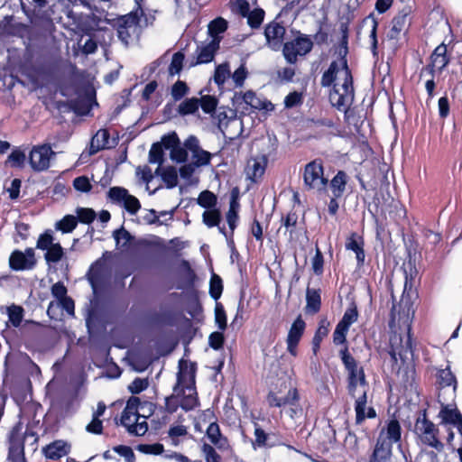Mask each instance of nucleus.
<instances>
[{"instance_id":"nucleus-1","label":"nucleus","mask_w":462,"mask_h":462,"mask_svg":"<svg viewBox=\"0 0 462 462\" xmlns=\"http://www.w3.org/2000/svg\"><path fill=\"white\" fill-rule=\"evenodd\" d=\"M414 316V310L412 304L408 299L403 297L401 300L398 307L393 306L392 310V319L390 321V327L392 329L398 328H405L407 330V337L404 343L402 339H399L396 336L391 338V355L392 357L397 361L398 358L406 365V373L411 379L414 377L415 368L413 362V351L411 347V324Z\"/></svg>"},{"instance_id":"nucleus-2","label":"nucleus","mask_w":462,"mask_h":462,"mask_svg":"<svg viewBox=\"0 0 462 462\" xmlns=\"http://www.w3.org/2000/svg\"><path fill=\"white\" fill-rule=\"evenodd\" d=\"M321 85L323 87L333 85V89L329 93V100L332 106L338 109H346L353 102L352 76L344 57L331 62L328 69L322 76Z\"/></svg>"},{"instance_id":"nucleus-3","label":"nucleus","mask_w":462,"mask_h":462,"mask_svg":"<svg viewBox=\"0 0 462 462\" xmlns=\"http://www.w3.org/2000/svg\"><path fill=\"white\" fill-rule=\"evenodd\" d=\"M195 377V364L181 359L179 362L177 383L173 387V393L165 400L168 411L174 412L179 407L185 411H190L198 405Z\"/></svg>"},{"instance_id":"nucleus-4","label":"nucleus","mask_w":462,"mask_h":462,"mask_svg":"<svg viewBox=\"0 0 462 462\" xmlns=\"http://www.w3.org/2000/svg\"><path fill=\"white\" fill-rule=\"evenodd\" d=\"M342 362L347 372V391L353 396L367 394L369 385L365 371L346 349L341 351Z\"/></svg>"},{"instance_id":"nucleus-5","label":"nucleus","mask_w":462,"mask_h":462,"mask_svg":"<svg viewBox=\"0 0 462 462\" xmlns=\"http://www.w3.org/2000/svg\"><path fill=\"white\" fill-rule=\"evenodd\" d=\"M305 187L317 193H323L327 190L328 180L324 176L322 163L313 161L305 166L303 172Z\"/></svg>"},{"instance_id":"nucleus-6","label":"nucleus","mask_w":462,"mask_h":462,"mask_svg":"<svg viewBox=\"0 0 462 462\" xmlns=\"http://www.w3.org/2000/svg\"><path fill=\"white\" fill-rule=\"evenodd\" d=\"M117 35L119 40L129 45L140 32L139 18L136 14L130 13L117 20Z\"/></svg>"},{"instance_id":"nucleus-7","label":"nucleus","mask_w":462,"mask_h":462,"mask_svg":"<svg viewBox=\"0 0 462 462\" xmlns=\"http://www.w3.org/2000/svg\"><path fill=\"white\" fill-rule=\"evenodd\" d=\"M56 155L49 144L35 145L29 153V163L35 171H46Z\"/></svg>"},{"instance_id":"nucleus-8","label":"nucleus","mask_w":462,"mask_h":462,"mask_svg":"<svg viewBox=\"0 0 462 462\" xmlns=\"http://www.w3.org/2000/svg\"><path fill=\"white\" fill-rule=\"evenodd\" d=\"M414 430L422 443L436 448L441 446L436 437L437 430L434 424L427 420L425 411L417 418Z\"/></svg>"},{"instance_id":"nucleus-9","label":"nucleus","mask_w":462,"mask_h":462,"mask_svg":"<svg viewBox=\"0 0 462 462\" xmlns=\"http://www.w3.org/2000/svg\"><path fill=\"white\" fill-rule=\"evenodd\" d=\"M108 198L114 203L123 206L132 215H134L141 208L139 200L122 187L110 188Z\"/></svg>"},{"instance_id":"nucleus-10","label":"nucleus","mask_w":462,"mask_h":462,"mask_svg":"<svg viewBox=\"0 0 462 462\" xmlns=\"http://www.w3.org/2000/svg\"><path fill=\"white\" fill-rule=\"evenodd\" d=\"M312 48V42L307 38H297L283 46V56L289 63H295L297 57L303 56Z\"/></svg>"},{"instance_id":"nucleus-11","label":"nucleus","mask_w":462,"mask_h":462,"mask_svg":"<svg viewBox=\"0 0 462 462\" xmlns=\"http://www.w3.org/2000/svg\"><path fill=\"white\" fill-rule=\"evenodd\" d=\"M36 264L35 254L32 248L24 252L15 250L9 257V265L14 271L31 270Z\"/></svg>"},{"instance_id":"nucleus-12","label":"nucleus","mask_w":462,"mask_h":462,"mask_svg":"<svg viewBox=\"0 0 462 462\" xmlns=\"http://www.w3.org/2000/svg\"><path fill=\"white\" fill-rule=\"evenodd\" d=\"M162 144L166 150H170V157L177 162H184L188 159L189 150L180 143L176 133H171L162 137Z\"/></svg>"},{"instance_id":"nucleus-13","label":"nucleus","mask_w":462,"mask_h":462,"mask_svg":"<svg viewBox=\"0 0 462 462\" xmlns=\"http://www.w3.org/2000/svg\"><path fill=\"white\" fill-rule=\"evenodd\" d=\"M184 145L191 153V163L197 167H202L209 164L212 155L210 152L203 150L199 146V139L196 136H189L185 140Z\"/></svg>"},{"instance_id":"nucleus-14","label":"nucleus","mask_w":462,"mask_h":462,"mask_svg":"<svg viewBox=\"0 0 462 462\" xmlns=\"http://www.w3.org/2000/svg\"><path fill=\"white\" fill-rule=\"evenodd\" d=\"M401 424L397 420L392 419L386 421L385 425L381 429L376 442H381V444H389L392 448L393 444L401 440Z\"/></svg>"},{"instance_id":"nucleus-15","label":"nucleus","mask_w":462,"mask_h":462,"mask_svg":"<svg viewBox=\"0 0 462 462\" xmlns=\"http://www.w3.org/2000/svg\"><path fill=\"white\" fill-rule=\"evenodd\" d=\"M267 162L268 159L266 155H259L250 158L245 168L246 179L254 183L258 182L265 172Z\"/></svg>"},{"instance_id":"nucleus-16","label":"nucleus","mask_w":462,"mask_h":462,"mask_svg":"<svg viewBox=\"0 0 462 462\" xmlns=\"http://www.w3.org/2000/svg\"><path fill=\"white\" fill-rule=\"evenodd\" d=\"M285 28L275 21L268 23L264 30L267 46L273 51H279L282 45Z\"/></svg>"},{"instance_id":"nucleus-17","label":"nucleus","mask_w":462,"mask_h":462,"mask_svg":"<svg viewBox=\"0 0 462 462\" xmlns=\"http://www.w3.org/2000/svg\"><path fill=\"white\" fill-rule=\"evenodd\" d=\"M220 38L210 39L208 42H200L195 51L197 64L208 63L213 60L216 52L219 49Z\"/></svg>"},{"instance_id":"nucleus-18","label":"nucleus","mask_w":462,"mask_h":462,"mask_svg":"<svg viewBox=\"0 0 462 462\" xmlns=\"http://www.w3.org/2000/svg\"><path fill=\"white\" fill-rule=\"evenodd\" d=\"M305 322L300 317H298L292 323L286 339L287 351L292 356H297V346L303 335Z\"/></svg>"},{"instance_id":"nucleus-19","label":"nucleus","mask_w":462,"mask_h":462,"mask_svg":"<svg viewBox=\"0 0 462 462\" xmlns=\"http://www.w3.org/2000/svg\"><path fill=\"white\" fill-rule=\"evenodd\" d=\"M9 458L13 462H23V435L18 429H14L9 438Z\"/></svg>"},{"instance_id":"nucleus-20","label":"nucleus","mask_w":462,"mask_h":462,"mask_svg":"<svg viewBox=\"0 0 462 462\" xmlns=\"http://www.w3.org/2000/svg\"><path fill=\"white\" fill-rule=\"evenodd\" d=\"M355 402L356 422L361 424L366 418L373 419L376 417V412L373 407H367V394L353 396Z\"/></svg>"},{"instance_id":"nucleus-21","label":"nucleus","mask_w":462,"mask_h":462,"mask_svg":"<svg viewBox=\"0 0 462 462\" xmlns=\"http://www.w3.org/2000/svg\"><path fill=\"white\" fill-rule=\"evenodd\" d=\"M42 451L47 458L56 460L69 453L70 444L61 439L55 440L43 448Z\"/></svg>"},{"instance_id":"nucleus-22","label":"nucleus","mask_w":462,"mask_h":462,"mask_svg":"<svg viewBox=\"0 0 462 462\" xmlns=\"http://www.w3.org/2000/svg\"><path fill=\"white\" fill-rule=\"evenodd\" d=\"M140 400L138 397H131L126 403L125 410L122 412L121 423L128 428L133 426V423L138 420V406Z\"/></svg>"},{"instance_id":"nucleus-23","label":"nucleus","mask_w":462,"mask_h":462,"mask_svg":"<svg viewBox=\"0 0 462 462\" xmlns=\"http://www.w3.org/2000/svg\"><path fill=\"white\" fill-rule=\"evenodd\" d=\"M299 401L298 391L295 388H290L286 395L281 396L276 393H270L268 402L274 407H287L288 405Z\"/></svg>"},{"instance_id":"nucleus-24","label":"nucleus","mask_w":462,"mask_h":462,"mask_svg":"<svg viewBox=\"0 0 462 462\" xmlns=\"http://www.w3.org/2000/svg\"><path fill=\"white\" fill-rule=\"evenodd\" d=\"M369 462H393V451L390 445L376 442Z\"/></svg>"},{"instance_id":"nucleus-25","label":"nucleus","mask_w":462,"mask_h":462,"mask_svg":"<svg viewBox=\"0 0 462 462\" xmlns=\"http://www.w3.org/2000/svg\"><path fill=\"white\" fill-rule=\"evenodd\" d=\"M346 183H347L346 174L344 171H339L334 176V178L331 180V181L329 183V188L331 189L332 196L335 198L342 197L346 190Z\"/></svg>"},{"instance_id":"nucleus-26","label":"nucleus","mask_w":462,"mask_h":462,"mask_svg":"<svg viewBox=\"0 0 462 462\" xmlns=\"http://www.w3.org/2000/svg\"><path fill=\"white\" fill-rule=\"evenodd\" d=\"M410 23V19L407 13H401L396 15L392 21V28L388 36L391 39H396L401 32L404 31Z\"/></svg>"},{"instance_id":"nucleus-27","label":"nucleus","mask_w":462,"mask_h":462,"mask_svg":"<svg viewBox=\"0 0 462 462\" xmlns=\"http://www.w3.org/2000/svg\"><path fill=\"white\" fill-rule=\"evenodd\" d=\"M109 134L106 129H100L92 137L90 143V153H96L99 150L108 147Z\"/></svg>"},{"instance_id":"nucleus-28","label":"nucleus","mask_w":462,"mask_h":462,"mask_svg":"<svg viewBox=\"0 0 462 462\" xmlns=\"http://www.w3.org/2000/svg\"><path fill=\"white\" fill-rule=\"evenodd\" d=\"M447 48L445 45L441 44L438 46L430 59H431V70H441L448 63V60L446 57Z\"/></svg>"},{"instance_id":"nucleus-29","label":"nucleus","mask_w":462,"mask_h":462,"mask_svg":"<svg viewBox=\"0 0 462 462\" xmlns=\"http://www.w3.org/2000/svg\"><path fill=\"white\" fill-rule=\"evenodd\" d=\"M243 101L249 106L251 108L254 109H268L270 106H272L271 103L267 102L266 100L261 99L259 97L256 96V94L251 90L245 92L242 95Z\"/></svg>"},{"instance_id":"nucleus-30","label":"nucleus","mask_w":462,"mask_h":462,"mask_svg":"<svg viewBox=\"0 0 462 462\" xmlns=\"http://www.w3.org/2000/svg\"><path fill=\"white\" fill-rule=\"evenodd\" d=\"M440 415L446 422L456 424L462 435V416L457 409L445 406L441 409Z\"/></svg>"},{"instance_id":"nucleus-31","label":"nucleus","mask_w":462,"mask_h":462,"mask_svg":"<svg viewBox=\"0 0 462 462\" xmlns=\"http://www.w3.org/2000/svg\"><path fill=\"white\" fill-rule=\"evenodd\" d=\"M156 174L162 176V180L166 184L167 188H174L178 183V171L174 167L161 168L158 167Z\"/></svg>"},{"instance_id":"nucleus-32","label":"nucleus","mask_w":462,"mask_h":462,"mask_svg":"<svg viewBox=\"0 0 462 462\" xmlns=\"http://www.w3.org/2000/svg\"><path fill=\"white\" fill-rule=\"evenodd\" d=\"M377 25H378V23H377L376 19L372 15H369L366 18H365L363 20V23H362L363 27L367 26L368 28H370L369 42H370L371 49L374 55L376 54V49H377V36H376Z\"/></svg>"},{"instance_id":"nucleus-33","label":"nucleus","mask_w":462,"mask_h":462,"mask_svg":"<svg viewBox=\"0 0 462 462\" xmlns=\"http://www.w3.org/2000/svg\"><path fill=\"white\" fill-rule=\"evenodd\" d=\"M227 28V22L222 18L217 17L215 20L211 21L208 26V34L211 39L220 38L221 33H223Z\"/></svg>"},{"instance_id":"nucleus-34","label":"nucleus","mask_w":462,"mask_h":462,"mask_svg":"<svg viewBox=\"0 0 462 462\" xmlns=\"http://www.w3.org/2000/svg\"><path fill=\"white\" fill-rule=\"evenodd\" d=\"M207 436L214 445L219 448L224 447L226 443L220 433L219 426L216 422L209 424L207 429Z\"/></svg>"},{"instance_id":"nucleus-35","label":"nucleus","mask_w":462,"mask_h":462,"mask_svg":"<svg viewBox=\"0 0 462 462\" xmlns=\"http://www.w3.org/2000/svg\"><path fill=\"white\" fill-rule=\"evenodd\" d=\"M199 107V99L197 97L187 98L182 101L178 107V112L181 116H188L196 113Z\"/></svg>"},{"instance_id":"nucleus-36","label":"nucleus","mask_w":462,"mask_h":462,"mask_svg":"<svg viewBox=\"0 0 462 462\" xmlns=\"http://www.w3.org/2000/svg\"><path fill=\"white\" fill-rule=\"evenodd\" d=\"M231 76L228 62H224L216 67L214 74V81L218 87H222L227 79Z\"/></svg>"},{"instance_id":"nucleus-37","label":"nucleus","mask_w":462,"mask_h":462,"mask_svg":"<svg viewBox=\"0 0 462 462\" xmlns=\"http://www.w3.org/2000/svg\"><path fill=\"white\" fill-rule=\"evenodd\" d=\"M307 310L311 313H316L320 308V295L318 291L314 289L307 290Z\"/></svg>"},{"instance_id":"nucleus-38","label":"nucleus","mask_w":462,"mask_h":462,"mask_svg":"<svg viewBox=\"0 0 462 462\" xmlns=\"http://www.w3.org/2000/svg\"><path fill=\"white\" fill-rule=\"evenodd\" d=\"M78 220L75 216L66 215L62 219L56 223L55 228L62 233H70L76 228Z\"/></svg>"},{"instance_id":"nucleus-39","label":"nucleus","mask_w":462,"mask_h":462,"mask_svg":"<svg viewBox=\"0 0 462 462\" xmlns=\"http://www.w3.org/2000/svg\"><path fill=\"white\" fill-rule=\"evenodd\" d=\"M438 381L442 387L453 385V392L457 389V380L449 368L441 369L438 374Z\"/></svg>"},{"instance_id":"nucleus-40","label":"nucleus","mask_w":462,"mask_h":462,"mask_svg":"<svg viewBox=\"0 0 462 462\" xmlns=\"http://www.w3.org/2000/svg\"><path fill=\"white\" fill-rule=\"evenodd\" d=\"M7 315L9 322L14 328H18L23 321V309L17 305H12L7 308Z\"/></svg>"},{"instance_id":"nucleus-41","label":"nucleus","mask_w":462,"mask_h":462,"mask_svg":"<svg viewBox=\"0 0 462 462\" xmlns=\"http://www.w3.org/2000/svg\"><path fill=\"white\" fill-rule=\"evenodd\" d=\"M217 120H218V128L223 133H225L224 127H227L228 125L238 127L239 132L237 134H239L242 132V122L236 118L227 119V116L224 112H218Z\"/></svg>"},{"instance_id":"nucleus-42","label":"nucleus","mask_w":462,"mask_h":462,"mask_svg":"<svg viewBox=\"0 0 462 462\" xmlns=\"http://www.w3.org/2000/svg\"><path fill=\"white\" fill-rule=\"evenodd\" d=\"M163 144L162 141L158 143H153L149 152V162L157 163L159 167L163 163Z\"/></svg>"},{"instance_id":"nucleus-43","label":"nucleus","mask_w":462,"mask_h":462,"mask_svg":"<svg viewBox=\"0 0 462 462\" xmlns=\"http://www.w3.org/2000/svg\"><path fill=\"white\" fill-rule=\"evenodd\" d=\"M202 218L203 223L206 226L208 227H213L218 226L221 219V215L218 209H208L203 213Z\"/></svg>"},{"instance_id":"nucleus-44","label":"nucleus","mask_w":462,"mask_h":462,"mask_svg":"<svg viewBox=\"0 0 462 462\" xmlns=\"http://www.w3.org/2000/svg\"><path fill=\"white\" fill-rule=\"evenodd\" d=\"M113 237L116 240L117 248L119 249L125 248L132 239L130 233L124 228L115 230Z\"/></svg>"},{"instance_id":"nucleus-45","label":"nucleus","mask_w":462,"mask_h":462,"mask_svg":"<svg viewBox=\"0 0 462 462\" xmlns=\"http://www.w3.org/2000/svg\"><path fill=\"white\" fill-rule=\"evenodd\" d=\"M63 248L59 243H55L45 254V260L48 263H58L63 257Z\"/></svg>"},{"instance_id":"nucleus-46","label":"nucleus","mask_w":462,"mask_h":462,"mask_svg":"<svg viewBox=\"0 0 462 462\" xmlns=\"http://www.w3.org/2000/svg\"><path fill=\"white\" fill-rule=\"evenodd\" d=\"M25 153L19 149H14L8 156L6 163H8L11 167L22 168L25 162Z\"/></svg>"},{"instance_id":"nucleus-47","label":"nucleus","mask_w":462,"mask_h":462,"mask_svg":"<svg viewBox=\"0 0 462 462\" xmlns=\"http://www.w3.org/2000/svg\"><path fill=\"white\" fill-rule=\"evenodd\" d=\"M76 215L77 220L82 224H90L97 217L96 212L89 208H78Z\"/></svg>"},{"instance_id":"nucleus-48","label":"nucleus","mask_w":462,"mask_h":462,"mask_svg":"<svg viewBox=\"0 0 462 462\" xmlns=\"http://www.w3.org/2000/svg\"><path fill=\"white\" fill-rule=\"evenodd\" d=\"M248 76V70L245 63L243 62L233 73H231L232 80L236 88H241Z\"/></svg>"},{"instance_id":"nucleus-49","label":"nucleus","mask_w":462,"mask_h":462,"mask_svg":"<svg viewBox=\"0 0 462 462\" xmlns=\"http://www.w3.org/2000/svg\"><path fill=\"white\" fill-rule=\"evenodd\" d=\"M199 99V106H201L203 112L207 114H212L217 106V99L209 95L202 96Z\"/></svg>"},{"instance_id":"nucleus-50","label":"nucleus","mask_w":462,"mask_h":462,"mask_svg":"<svg viewBox=\"0 0 462 462\" xmlns=\"http://www.w3.org/2000/svg\"><path fill=\"white\" fill-rule=\"evenodd\" d=\"M127 429L130 433L136 436L144 435L148 430L146 417L139 415L138 420L133 423V426L128 427Z\"/></svg>"},{"instance_id":"nucleus-51","label":"nucleus","mask_w":462,"mask_h":462,"mask_svg":"<svg viewBox=\"0 0 462 462\" xmlns=\"http://www.w3.org/2000/svg\"><path fill=\"white\" fill-rule=\"evenodd\" d=\"M198 203L201 207L210 209L216 206L217 197L212 192L205 190L199 194L198 198Z\"/></svg>"},{"instance_id":"nucleus-52","label":"nucleus","mask_w":462,"mask_h":462,"mask_svg":"<svg viewBox=\"0 0 462 462\" xmlns=\"http://www.w3.org/2000/svg\"><path fill=\"white\" fill-rule=\"evenodd\" d=\"M247 23L252 28H257L263 22L264 12L261 8H255L247 14Z\"/></svg>"},{"instance_id":"nucleus-53","label":"nucleus","mask_w":462,"mask_h":462,"mask_svg":"<svg viewBox=\"0 0 462 462\" xmlns=\"http://www.w3.org/2000/svg\"><path fill=\"white\" fill-rule=\"evenodd\" d=\"M55 244L54 237L52 236L51 231H46L42 235L40 236L37 241L36 247L41 250L47 251L50 247H51Z\"/></svg>"},{"instance_id":"nucleus-54","label":"nucleus","mask_w":462,"mask_h":462,"mask_svg":"<svg viewBox=\"0 0 462 462\" xmlns=\"http://www.w3.org/2000/svg\"><path fill=\"white\" fill-rule=\"evenodd\" d=\"M215 321L220 330L226 328V315L224 307L220 303H217L215 307Z\"/></svg>"},{"instance_id":"nucleus-55","label":"nucleus","mask_w":462,"mask_h":462,"mask_svg":"<svg viewBox=\"0 0 462 462\" xmlns=\"http://www.w3.org/2000/svg\"><path fill=\"white\" fill-rule=\"evenodd\" d=\"M184 60V55L180 52H177L172 56L171 62L169 66V73L171 76L179 74L182 69Z\"/></svg>"},{"instance_id":"nucleus-56","label":"nucleus","mask_w":462,"mask_h":462,"mask_svg":"<svg viewBox=\"0 0 462 462\" xmlns=\"http://www.w3.org/2000/svg\"><path fill=\"white\" fill-rule=\"evenodd\" d=\"M222 290L223 286L221 279L217 275H213L210 280L209 286V292L211 297L215 300H217L221 296Z\"/></svg>"},{"instance_id":"nucleus-57","label":"nucleus","mask_w":462,"mask_h":462,"mask_svg":"<svg viewBox=\"0 0 462 462\" xmlns=\"http://www.w3.org/2000/svg\"><path fill=\"white\" fill-rule=\"evenodd\" d=\"M188 87L183 81H177L171 88V96L174 100H180L188 93Z\"/></svg>"},{"instance_id":"nucleus-58","label":"nucleus","mask_w":462,"mask_h":462,"mask_svg":"<svg viewBox=\"0 0 462 462\" xmlns=\"http://www.w3.org/2000/svg\"><path fill=\"white\" fill-rule=\"evenodd\" d=\"M138 450L144 454L160 455L163 452V445L160 443L143 444L138 447Z\"/></svg>"},{"instance_id":"nucleus-59","label":"nucleus","mask_w":462,"mask_h":462,"mask_svg":"<svg viewBox=\"0 0 462 462\" xmlns=\"http://www.w3.org/2000/svg\"><path fill=\"white\" fill-rule=\"evenodd\" d=\"M148 384L147 379L136 378L128 385V390L132 393L137 394L144 391L148 387Z\"/></svg>"},{"instance_id":"nucleus-60","label":"nucleus","mask_w":462,"mask_h":462,"mask_svg":"<svg viewBox=\"0 0 462 462\" xmlns=\"http://www.w3.org/2000/svg\"><path fill=\"white\" fill-rule=\"evenodd\" d=\"M237 220H238L237 208H236V204L233 202V203H231L229 210L226 213V222L229 226L231 233L234 232V230L236 226Z\"/></svg>"},{"instance_id":"nucleus-61","label":"nucleus","mask_w":462,"mask_h":462,"mask_svg":"<svg viewBox=\"0 0 462 462\" xmlns=\"http://www.w3.org/2000/svg\"><path fill=\"white\" fill-rule=\"evenodd\" d=\"M357 319V311L356 309H348L344 313L342 319L338 322L340 325L349 329L350 326Z\"/></svg>"},{"instance_id":"nucleus-62","label":"nucleus","mask_w":462,"mask_h":462,"mask_svg":"<svg viewBox=\"0 0 462 462\" xmlns=\"http://www.w3.org/2000/svg\"><path fill=\"white\" fill-rule=\"evenodd\" d=\"M75 189L81 192H88L91 189V184L88 177L80 176L73 180Z\"/></svg>"},{"instance_id":"nucleus-63","label":"nucleus","mask_w":462,"mask_h":462,"mask_svg":"<svg viewBox=\"0 0 462 462\" xmlns=\"http://www.w3.org/2000/svg\"><path fill=\"white\" fill-rule=\"evenodd\" d=\"M346 247L355 253L363 249V242L360 240L356 234H352L346 241Z\"/></svg>"},{"instance_id":"nucleus-64","label":"nucleus","mask_w":462,"mask_h":462,"mask_svg":"<svg viewBox=\"0 0 462 462\" xmlns=\"http://www.w3.org/2000/svg\"><path fill=\"white\" fill-rule=\"evenodd\" d=\"M202 451L207 462H219L220 457L212 446L204 444L202 446Z\"/></svg>"}]
</instances>
